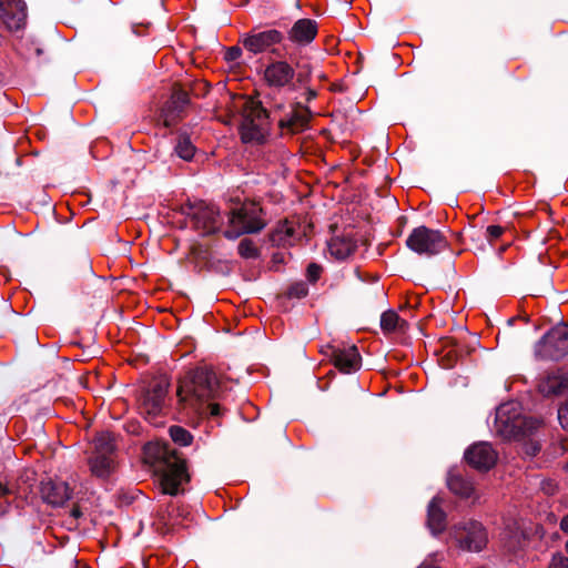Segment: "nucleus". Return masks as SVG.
Listing matches in <instances>:
<instances>
[{"mask_svg":"<svg viewBox=\"0 0 568 568\" xmlns=\"http://www.w3.org/2000/svg\"><path fill=\"white\" fill-rule=\"evenodd\" d=\"M565 548H566V551L568 552V540H567V542L565 545Z\"/></svg>","mask_w":568,"mask_h":568,"instance_id":"c03bdc74","label":"nucleus"},{"mask_svg":"<svg viewBox=\"0 0 568 568\" xmlns=\"http://www.w3.org/2000/svg\"><path fill=\"white\" fill-rule=\"evenodd\" d=\"M540 448V444L535 439H528L523 444V452L530 457L536 456Z\"/></svg>","mask_w":568,"mask_h":568,"instance_id":"2f4dec72","label":"nucleus"},{"mask_svg":"<svg viewBox=\"0 0 568 568\" xmlns=\"http://www.w3.org/2000/svg\"><path fill=\"white\" fill-rule=\"evenodd\" d=\"M331 359L336 368L342 373L349 374L357 371L361 366V356L356 346L329 347Z\"/></svg>","mask_w":568,"mask_h":568,"instance_id":"dca6fc26","label":"nucleus"},{"mask_svg":"<svg viewBox=\"0 0 568 568\" xmlns=\"http://www.w3.org/2000/svg\"><path fill=\"white\" fill-rule=\"evenodd\" d=\"M548 568H568V557L561 552L554 554Z\"/></svg>","mask_w":568,"mask_h":568,"instance_id":"473e14b6","label":"nucleus"},{"mask_svg":"<svg viewBox=\"0 0 568 568\" xmlns=\"http://www.w3.org/2000/svg\"><path fill=\"white\" fill-rule=\"evenodd\" d=\"M308 293L307 285L304 282H297L288 287L287 296L290 298H302Z\"/></svg>","mask_w":568,"mask_h":568,"instance_id":"7c9ffc66","label":"nucleus"},{"mask_svg":"<svg viewBox=\"0 0 568 568\" xmlns=\"http://www.w3.org/2000/svg\"><path fill=\"white\" fill-rule=\"evenodd\" d=\"M247 2H248V0H243L242 4L247 3Z\"/></svg>","mask_w":568,"mask_h":568,"instance_id":"a18cd8bd","label":"nucleus"},{"mask_svg":"<svg viewBox=\"0 0 568 568\" xmlns=\"http://www.w3.org/2000/svg\"><path fill=\"white\" fill-rule=\"evenodd\" d=\"M559 526L562 532L568 534V514L561 518Z\"/></svg>","mask_w":568,"mask_h":568,"instance_id":"58836bf2","label":"nucleus"},{"mask_svg":"<svg viewBox=\"0 0 568 568\" xmlns=\"http://www.w3.org/2000/svg\"><path fill=\"white\" fill-rule=\"evenodd\" d=\"M540 425L538 418L521 415L517 403H506L496 409L494 427L506 439L529 436Z\"/></svg>","mask_w":568,"mask_h":568,"instance_id":"7ed1b4c3","label":"nucleus"},{"mask_svg":"<svg viewBox=\"0 0 568 568\" xmlns=\"http://www.w3.org/2000/svg\"><path fill=\"white\" fill-rule=\"evenodd\" d=\"M263 209L254 202H245L240 207L230 213V227L224 231V236L229 240H236L243 234H254L261 232L266 226L263 217Z\"/></svg>","mask_w":568,"mask_h":568,"instance_id":"20e7f679","label":"nucleus"},{"mask_svg":"<svg viewBox=\"0 0 568 568\" xmlns=\"http://www.w3.org/2000/svg\"><path fill=\"white\" fill-rule=\"evenodd\" d=\"M296 71L287 61L276 60L268 63L263 72V80L273 89H292Z\"/></svg>","mask_w":568,"mask_h":568,"instance_id":"9b49d317","label":"nucleus"},{"mask_svg":"<svg viewBox=\"0 0 568 568\" xmlns=\"http://www.w3.org/2000/svg\"><path fill=\"white\" fill-rule=\"evenodd\" d=\"M356 247V241L349 235L335 236L328 243L331 255L337 260H346Z\"/></svg>","mask_w":568,"mask_h":568,"instance_id":"b1692460","label":"nucleus"},{"mask_svg":"<svg viewBox=\"0 0 568 568\" xmlns=\"http://www.w3.org/2000/svg\"><path fill=\"white\" fill-rule=\"evenodd\" d=\"M315 95H316L315 91L310 90V92H308V99H312V98H314Z\"/></svg>","mask_w":568,"mask_h":568,"instance_id":"79ce46f5","label":"nucleus"},{"mask_svg":"<svg viewBox=\"0 0 568 568\" xmlns=\"http://www.w3.org/2000/svg\"><path fill=\"white\" fill-rule=\"evenodd\" d=\"M450 535L458 547L467 551H481L488 541L484 526L476 520H464L454 525Z\"/></svg>","mask_w":568,"mask_h":568,"instance_id":"0eeeda50","label":"nucleus"},{"mask_svg":"<svg viewBox=\"0 0 568 568\" xmlns=\"http://www.w3.org/2000/svg\"><path fill=\"white\" fill-rule=\"evenodd\" d=\"M242 55V50L239 47H232L227 49L225 53V59L227 61H235Z\"/></svg>","mask_w":568,"mask_h":568,"instance_id":"e433bc0d","label":"nucleus"},{"mask_svg":"<svg viewBox=\"0 0 568 568\" xmlns=\"http://www.w3.org/2000/svg\"><path fill=\"white\" fill-rule=\"evenodd\" d=\"M406 245L418 255L434 256L448 247V241L440 231L422 225L410 232Z\"/></svg>","mask_w":568,"mask_h":568,"instance_id":"423d86ee","label":"nucleus"},{"mask_svg":"<svg viewBox=\"0 0 568 568\" xmlns=\"http://www.w3.org/2000/svg\"><path fill=\"white\" fill-rule=\"evenodd\" d=\"M90 468L93 475L104 478L113 468V458L112 456L93 455L90 459Z\"/></svg>","mask_w":568,"mask_h":568,"instance_id":"393cba45","label":"nucleus"},{"mask_svg":"<svg viewBox=\"0 0 568 568\" xmlns=\"http://www.w3.org/2000/svg\"><path fill=\"white\" fill-rule=\"evenodd\" d=\"M464 458L473 468L487 471L495 466L498 455L489 443L480 442L467 448Z\"/></svg>","mask_w":568,"mask_h":568,"instance_id":"f8f14e48","label":"nucleus"},{"mask_svg":"<svg viewBox=\"0 0 568 568\" xmlns=\"http://www.w3.org/2000/svg\"><path fill=\"white\" fill-rule=\"evenodd\" d=\"M270 115L260 102L246 103L240 128L244 143L261 144L268 133Z\"/></svg>","mask_w":568,"mask_h":568,"instance_id":"39448f33","label":"nucleus"},{"mask_svg":"<svg viewBox=\"0 0 568 568\" xmlns=\"http://www.w3.org/2000/svg\"><path fill=\"white\" fill-rule=\"evenodd\" d=\"M443 498L434 497L427 508V526L434 535L440 534L446 528V513L442 505Z\"/></svg>","mask_w":568,"mask_h":568,"instance_id":"412c9836","label":"nucleus"},{"mask_svg":"<svg viewBox=\"0 0 568 568\" xmlns=\"http://www.w3.org/2000/svg\"><path fill=\"white\" fill-rule=\"evenodd\" d=\"M41 495L44 501L52 506H62L71 497V490L65 481L47 480L41 485Z\"/></svg>","mask_w":568,"mask_h":568,"instance_id":"f3484780","label":"nucleus"},{"mask_svg":"<svg viewBox=\"0 0 568 568\" xmlns=\"http://www.w3.org/2000/svg\"><path fill=\"white\" fill-rule=\"evenodd\" d=\"M538 388L545 396L564 394L568 390V373L558 371L548 374L540 381Z\"/></svg>","mask_w":568,"mask_h":568,"instance_id":"6ab92c4d","label":"nucleus"},{"mask_svg":"<svg viewBox=\"0 0 568 568\" xmlns=\"http://www.w3.org/2000/svg\"><path fill=\"white\" fill-rule=\"evenodd\" d=\"M94 455L112 456L114 453V438L110 433H101L93 440Z\"/></svg>","mask_w":568,"mask_h":568,"instance_id":"bb28decb","label":"nucleus"},{"mask_svg":"<svg viewBox=\"0 0 568 568\" xmlns=\"http://www.w3.org/2000/svg\"><path fill=\"white\" fill-rule=\"evenodd\" d=\"M26 17V4L22 0H0V19L9 30L21 29Z\"/></svg>","mask_w":568,"mask_h":568,"instance_id":"2eb2a0df","label":"nucleus"},{"mask_svg":"<svg viewBox=\"0 0 568 568\" xmlns=\"http://www.w3.org/2000/svg\"><path fill=\"white\" fill-rule=\"evenodd\" d=\"M146 449L154 450L161 491L171 496L182 493L181 486L189 481L185 460L166 445H150Z\"/></svg>","mask_w":568,"mask_h":568,"instance_id":"f03ea898","label":"nucleus"},{"mask_svg":"<svg viewBox=\"0 0 568 568\" xmlns=\"http://www.w3.org/2000/svg\"><path fill=\"white\" fill-rule=\"evenodd\" d=\"M535 354L542 359L558 361L568 354V325L552 327L535 346Z\"/></svg>","mask_w":568,"mask_h":568,"instance_id":"6e6552de","label":"nucleus"},{"mask_svg":"<svg viewBox=\"0 0 568 568\" xmlns=\"http://www.w3.org/2000/svg\"><path fill=\"white\" fill-rule=\"evenodd\" d=\"M321 272L322 267L320 265L311 263L306 270L308 281L316 282L320 278Z\"/></svg>","mask_w":568,"mask_h":568,"instance_id":"f704fd0d","label":"nucleus"},{"mask_svg":"<svg viewBox=\"0 0 568 568\" xmlns=\"http://www.w3.org/2000/svg\"><path fill=\"white\" fill-rule=\"evenodd\" d=\"M381 327L384 332L405 331L407 322L402 320L395 311H386L381 316Z\"/></svg>","mask_w":568,"mask_h":568,"instance_id":"a878e982","label":"nucleus"},{"mask_svg":"<svg viewBox=\"0 0 568 568\" xmlns=\"http://www.w3.org/2000/svg\"><path fill=\"white\" fill-rule=\"evenodd\" d=\"M558 420L562 428H568V402L559 407Z\"/></svg>","mask_w":568,"mask_h":568,"instance_id":"c9c22d12","label":"nucleus"},{"mask_svg":"<svg viewBox=\"0 0 568 568\" xmlns=\"http://www.w3.org/2000/svg\"><path fill=\"white\" fill-rule=\"evenodd\" d=\"M175 152L181 159L190 161L194 155L195 148L189 136L181 134L175 145Z\"/></svg>","mask_w":568,"mask_h":568,"instance_id":"cd10ccee","label":"nucleus"},{"mask_svg":"<svg viewBox=\"0 0 568 568\" xmlns=\"http://www.w3.org/2000/svg\"><path fill=\"white\" fill-rule=\"evenodd\" d=\"M504 233V229L499 225H489L486 229V237L488 241H494L498 237H500Z\"/></svg>","mask_w":568,"mask_h":568,"instance_id":"72a5a7b5","label":"nucleus"},{"mask_svg":"<svg viewBox=\"0 0 568 568\" xmlns=\"http://www.w3.org/2000/svg\"><path fill=\"white\" fill-rule=\"evenodd\" d=\"M239 254L244 258H256L258 256V248L250 239H243L237 246Z\"/></svg>","mask_w":568,"mask_h":568,"instance_id":"c756f323","label":"nucleus"},{"mask_svg":"<svg viewBox=\"0 0 568 568\" xmlns=\"http://www.w3.org/2000/svg\"><path fill=\"white\" fill-rule=\"evenodd\" d=\"M186 214L191 217L193 226L204 235L213 234L221 227L220 210L213 204L195 203L189 206Z\"/></svg>","mask_w":568,"mask_h":568,"instance_id":"9d476101","label":"nucleus"},{"mask_svg":"<svg viewBox=\"0 0 568 568\" xmlns=\"http://www.w3.org/2000/svg\"><path fill=\"white\" fill-rule=\"evenodd\" d=\"M311 118V112L308 108L301 105L300 103L291 105L290 111L284 115H281L276 119L274 115V120L277 121L278 128L286 133L295 134L298 133L307 126V123Z\"/></svg>","mask_w":568,"mask_h":568,"instance_id":"ddd939ff","label":"nucleus"},{"mask_svg":"<svg viewBox=\"0 0 568 568\" xmlns=\"http://www.w3.org/2000/svg\"><path fill=\"white\" fill-rule=\"evenodd\" d=\"M178 406L186 416L217 417L221 407L213 400L223 397V387L216 373L209 367H197L179 379Z\"/></svg>","mask_w":568,"mask_h":568,"instance_id":"f257e3e1","label":"nucleus"},{"mask_svg":"<svg viewBox=\"0 0 568 568\" xmlns=\"http://www.w3.org/2000/svg\"><path fill=\"white\" fill-rule=\"evenodd\" d=\"M283 40V34L276 29H268L256 33L245 34L242 43L243 47L254 53H262L272 45L280 43Z\"/></svg>","mask_w":568,"mask_h":568,"instance_id":"4468645a","label":"nucleus"},{"mask_svg":"<svg viewBox=\"0 0 568 568\" xmlns=\"http://www.w3.org/2000/svg\"><path fill=\"white\" fill-rule=\"evenodd\" d=\"M567 468H568V463H567Z\"/></svg>","mask_w":568,"mask_h":568,"instance_id":"49530a36","label":"nucleus"},{"mask_svg":"<svg viewBox=\"0 0 568 568\" xmlns=\"http://www.w3.org/2000/svg\"><path fill=\"white\" fill-rule=\"evenodd\" d=\"M449 490L460 498H470L475 494L474 483L464 477L457 469H450L447 475Z\"/></svg>","mask_w":568,"mask_h":568,"instance_id":"4be33fe9","label":"nucleus"},{"mask_svg":"<svg viewBox=\"0 0 568 568\" xmlns=\"http://www.w3.org/2000/svg\"><path fill=\"white\" fill-rule=\"evenodd\" d=\"M567 445H568V444H564V446H562V449H564V450H567V449H568Z\"/></svg>","mask_w":568,"mask_h":568,"instance_id":"37998d69","label":"nucleus"},{"mask_svg":"<svg viewBox=\"0 0 568 568\" xmlns=\"http://www.w3.org/2000/svg\"><path fill=\"white\" fill-rule=\"evenodd\" d=\"M296 240V226L287 220L280 222L270 234L271 243L276 246H291Z\"/></svg>","mask_w":568,"mask_h":568,"instance_id":"5701e85b","label":"nucleus"},{"mask_svg":"<svg viewBox=\"0 0 568 568\" xmlns=\"http://www.w3.org/2000/svg\"><path fill=\"white\" fill-rule=\"evenodd\" d=\"M170 436L175 444L180 446H187L192 443L193 436L189 430L181 426L170 427Z\"/></svg>","mask_w":568,"mask_h":568,"instance_id":"c85d7f7f","label":"nucleus"},{"mask_svg":"<svg viewBox=\"0 0 568 568\" xmlns=\"http://www.w3.org/2000/svg\"><path fill=\"white\" fill-rule=\"evenodd\" d=\"M169 386L170 383L165 378L154 379L142 392L139 409L145 418L153 419L163 413Z\"/></svg>","mask_w":568,"mask_h":568,"instance_id":"1a4fd4ad","label":"nucleus"},{"mask_svg":"<svg viewBox=\"0 0 568 568\" xmlns=\"http://www.w3.org/2000/svg\"><path fill=\"white\" fill-rule=\"evenodd\" d=\"M81 511L79 509V507H73L72 510H71V516L75 519H78L79 517H81Z\"/></svg>","mask_w":568,"mask_h":568,"instance_id":"a19ab883","label":"nucleus"},{"mask_svg":"<svg viewBox=\"0 0 568 568\" xmlns=\"http://www.w3.org/2000/svg\"><path fill=\"white\" fill-rule=\"evenodd\" d=\"M10 493V489L4 485L0 483V497H4Z\"/></svg>","mask_w":568,"mask_h":568,"instance_id":"ea45409f","label":"nucleus"},{"mask_svg":"<svg viewBox=\"0 0 568 568\" xmlns=\"http://www.w3.org/2000/svg\"><path fill=\"white\" fill-rule=\"evenodd\" d=\"M317 34V23L312 19L297 20L288 31V39L297 44L311 43Z\"/></svg>","mask_w":568,"mask_h":568,"instance_id":"a211bd4d","label":"nucleus"},{"mask_svg":"<svg viewBox=\"0 0 568 568\" xmlns=\"http://www.w3.org/2000/svg\"><path fill=\"white\" fill-rule=\"evenodd\" d=\"M304 69H308L307 65H304ZM308 73H310V70H307V73H304L303 71L296 73L297 81L301 84H304L306 82V78H307Z\"/></svg>","mask_w":568,"mask_h":568,"instance_id":"4c0bfd02","label":"nucleus"},{"mask_svg":"<svg viewBox=\"0 0 568 568\" xmlns=\"http://www.w3.org/2000/svg\"><path fill=\"white\" fill-rule=\"evenodd\" d=\"M190 102V98L187 92L183 90H178L173 92L170 102L168 103L166 108L163 110V123L165 126L173 125L178 118L180 116V113L183 111L185 105H187Z\"/></svg>","mask_w":568,"mask_h":568,"instance_id":"aec40b11","label":"nucleus"}]
</instances>
